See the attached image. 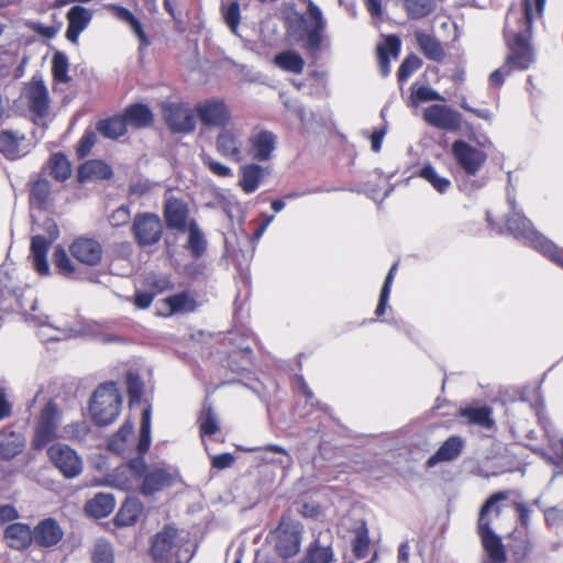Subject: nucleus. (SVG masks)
<instances>
[{
  "label": "nucleus",
  "instance_id": "49",
  "mask_svg": "<svg viewBox=\"0 0 563 563\" xmlns=\"http://www.w3.org/2000/svg\"><path fill=\"white\" fill-rule=\"evenodd\" d=\"M547 0H522L526 30L531 31L536 19L543 16Z\"/></svg>",
  "mask_w": 563,
  "mask_h": 563
},
{
  "label": "nucleus",
  "instance_id": "51",
  "mask_svg": "<svg viewBox=\"0 0 563 563\" xmlns=\"http://www.w3.org/2000/svg\"><path fill=\"white\" fill-rule=\"evenodd\" d=\"M68 59L62 52H56L52 60V74L54 80L58 82H68L70 77L68 76Z\"/></svg>",
  "mask_w": 563,
  "mask_h": 563
},
{
  "label": "nucleus",
  "instance_id": "15",
  "mask_svg": "<svg viewBox=\"0 0 563 563\" xmlns=\"http://www.w3.org/2000/svg\"><path fill=\"white\" fill-rule=\"evenodd\" d=\"M163 217L166 227L179 233H186L187 223L191 219L189 217L188 203L184 199L174 196L165 198Z\"/></svg>",
  "mask_w": 563,
  "mask_h": 563
},
{
  "label": "nucleus",
  "instance_id": "9",
  "mask_svg": "<svg viewBox=\"0 0 563 563\" xmlns=\"http://www.w3.org/2000/svg\"><path fill=\"white\" fill-rule=\"evenodd\" d=\"M451 154L456 166L468 177L476 176L486 164L488 155L464 140H455Z\"/></svg>",
  "mask_w": 563,
  "mask_h": 563
},
{
  "label": "nucleus",
  "instance_id": "23",
  "mask_svg": "<svg viewBox=\"0 0 563 563\" xmlns=\"http://www.w3.org/2000/svg\"><path fill=\"white\" fill-rule=\"evenodd\" d=\"M401 51V41L395 35L385 36L384 43L377 46V59L379 71L383 77L390 73V57L397 58Z\"/></svg>",
  "mask_w": 563,
  "mask_h": 563
},
{
  "label": "nucleus",
  "instance_id": "44",
  "mask_svg": "<svg viewBox=\"0 0 563 563\" xmlns=\"http://www.w3.org/2000/svg\"><path fill=\"white\" fill-rule=\"evenodd\" d=\"M417 176L429 183L439 194H445L451 187V180L440 176L431 164L423 165Z\"/></svg>",
  "mask_w": 563,
  "mask_h": 563
},
{
  "label": "nucleus",
  "instance_id": "50",
  "mask_svg": "<svg viewBox=\"0 0 563 563\" xmlns=\"http://www.w3.org/2000/svg\"><path fill=\"white\" fill-rule=\"evenodd\" d=\"M421 66L422 60L416 54H409L406 56L397 70V80L399 85H404L413 73L421 68Z\"/></svg>",
  "mask_w": 563,
  "mask_h": 563
},
{
  "label": "nucleus",
  "instance_id": "38",
  "mask_svg": "<svg viewBox=\"0 0 563 563\" xmlns=\"http://www.w3.org/2000/svg\"><path fill=\"white\" fill-rule=\"evenodd\" d=\"M351 530L354 533V538L352 540L353 552L356 558L363 559L367 555L369 549L368 529L365 520H355Z\"/></svg>",
  "mask_w": 563,
  "mask_h": 563
},
{
  "label": "nucleus",
  "instance_id": "43",
  "mask_svg": "<svg viewBox=\"0 0 563 563\" xmlns=\"http://www.w3.org/2000/svg\"><path fill=\"white\" fill-rule=\"evenodd\" d=\"M274 63L285 71L301 74L305 68L303 58L295 51H284L275 55Z\"/></svg>",
  "mask_w": 563,
  "mask_h": 563
},
{
  "label": "nucleus",
  "instance_id": "63",
  "mask_svg": "<svg viewBox=\"0 0 563 563\" xmlns=\"http://www.w3.org/2000/svg\"><path fill=\"white\" fill-rule=\"evenodd\" d=\"M223 18L227 23V25L230 27L232 32H235L238 30V26L240 24V5L236 1L230 2L224 9H223Z\"/></svg>",
  "mask_w": 563,
  "mask_h": 563
},
{
  "label": "nucleus",
  "instance_id": "53",
  "mask_svg": "<svg viewBox=\"0 0 563 563\" xmlns=\"http://www.w3.org/2000/svg\"><path fill=\"white\" fill-rule=\"evenodd\" d=\"M172 312H190L196 308V301L187 292H180L166 299Z\"/></svg>",
  "mask_w": 563,
  "mask_h": 563
},
{
  "label": "nucleus",
  "instance_id": "59",
  "mask_svg": "<svg viewBox=\"0 0 563 563\" xmlns=\"http://www.w3.org/2000/svg\"><path fill=\"white\" fill-rule=\"evenodd\" d=\"M89 433V427L86 421H76L66 424L62 430V438L68 440H82Z\"/></svg>",
  "mask_w": 563,
  "mask_h": 563
},
{
  "label": "nucleus",
  "instance_id": "32",
  "mask_svg": "<svg viewBox=\"0 0 563 563\" xmlns=\"http://www.w3.org/2000/svg\"><path fill=\"white\" fill-rule=\"evenodd\" d=\"M415 38L420 51L428 59L440 63L445 58L443 46L434 36L422 31H416Z\"/></svg>",
  "mask_w": 563,
  "mask_h": 563
},
{
  "label": "nucleus",
  "instance_id": "37",
  "mask_svg": "<svg viewBox=\"0 0 563 563\" xmlns=\"http://www.w3.org/2000/svg\"><path fill=\"white\" fill-rule=\"evenodd\" d=\"M126 122L119 114L101 119L97 123V131L106 139L117 140L126 133Z\"/></svg>",
  "mask_w": 563,
  "mask_h": 563
},
{
  "label": "nucleus",
  "instance_id": "18",
  "mask_svg": "<svg viewBox=\"0 0 563 563\" xmlns=\"http://www.w3.org/2000/svg\"><path fill=\"white\" fill-rule=\"evenodd\" d=\"M25 99L29 111L36 119H44L49 112V97L42 80L32 81L25 89Z\"/></svg>",
  "mask_w": 563,
  "mask_h": 563
},
{
  "label": "nucleus",
  "instance_id": "24",
  "mask_svg": "<svg viewBox=\"0 0 563 563\" xmlns=\"http://www.w3.org/2000/svg\"><path fill=\"white\" fill-rule=\"evenodd\" d=\"M175 481V475L167 468L155 467L144 476L141 492L144 495H153L166 487H169Z\"/></svg>",
  "mask_w": 563,
  "mask_h": 563
},
{
  "label": "nucleus",
  "instance_id": "12",
  "mask_svg": "<svg viewBox=\"0 0 563 563\" xmlns=\"http://www.w3.org/2000/svg\"><path fill=\"white\" fill-rule=\"evenodd\" d=\"M163 119L174 133L188 134L195 131L197 115L184 102H169L162 107Z\"/></svg>",
  "mask_w": 563,
  "mask_h": 563
},
{
  "label": "nucleus",
  "instance_id": "29",
  "mask_svg": "<svg viewBox=\"0 0 563 563\" xmlns=\"http://www.w3.org/2000/svg\"><path fill=\"white\" fill-rule=\"evenodd\" d=\"M4 538L10 548L24 550L33 542V531L27 525L11 523L5 528Z\"/></svg>",
  "mask_w": 563,
  "mask_h": 563
},
{
  "label": "nucleus",
  "instance_id": "27",
  "mask_svg": "<svg viewBox=\"0 0 563 563\" xmlns=\"http://www.w3.org/2000/svg\"><path fill=\"white\" fill-rule=\"evenodd\" d=\"M268 168L251 163L241 167L239 185L245 194H253L262 184Z\"/></svg>",
  "mask_w": 563,
  "mask_h": 563
},
{
  "label": "nucleus",
  "instance_id": "60",
  "mask_svg": "<svg viewBox=\"0 0 563 563\" xmlns=\"http://www.w3.org/2000/svg\"><path fill=\"white\" fill-rule=\"evenodd\" d=\"M201 435H211L219 430V426L212 409L205 408L199 417Z\"/></svg>",
  "mask_w": 563,
  "mask_h": 563
},
{
  "label": "nucleus",
  "instance_id": "57",
  "mask_svg": "<svg viewBox=\"0 0 563 563\" xmlns=\"http://www.w3.org/2000/svg\"><path fill=\"white\" fill-rule=\"evenodd\" d=\"M74 251L73 255L77 262L93 266L97 265L102 257L101 249H68Z\"/></svg>",
  "mask_w": 563,
  "mask_h": 563
},
{
  "label": "nucleus",
  "instance_id": "13",
  "mask_svg": "<svg viewBox=\"0 0 563 563\" xmlns=\"http://www.w3.org/2000/svg\"><path fill=\"white\" fill-rule=\"evenodd\" d=\"M423 121L438 130L456 132L462 128V114L446 104L434 103L422 112Z\"/></svg>",
  "mask_w": 563,
  "mask_h": 563
},
{
  "label": "nucleus",
  "instance_id": "39",
  "mask_svg": "<svg viewBox=\"0 0 563 563\" xmlns=\"http://www.w3.org/2000/svg\"><path fill=\"white\" fill-rule=\"evenodd\" d=\"M49 175L59 183L66 181L71 175V163L67 156L62 153H53L47 162Z\"/></svg>",
  "mask_w": 563,
  "mask_h": 563
},
{
  "label": "nucleus",
  "instance_id": "8",
  "mask_svg": "<svg viewBox=\"0 0 563 563\" xmlns=\"http://www.w3.org/2000/svg\"><path fill=\"white\" fill-rule=\"evenodd\" d=\"M131 233L139 246H152L161 241L164 224L157 213L139 212L132 220Z\"/></svg>",
  "mask_w": 563,
  "mask_h": 563
},
{
  "label": "nucleus",
  "instance_id": "2",
  "mask_svg": "<svg viewBox=\"0 0 563 563\" xmlns=\"http://www.w3.org/2000/svg\"><path fill=\"white\" fill-rule=\"evenodd\" d=\"M507 498L508 494L505 492L495 493L486 500L481 509L478 533L486 553L484 563H506V553L501 539L494 533L490 525L500 516V507L497 504Z\"/></svg>",
  "mask_w": 563,
  "mask_h": 563
},
{
  "label": "nucleus",
  "instance_id": "20",
  "mask_svg": "<svg viewBox=\"0 0 563 563\" xmlns=\"http://www.w3.org/2000/svg\"><path fill=\"white\" fill-rule=\"evenodd\" d=\"M151 417L152 411L151 408L147 407L142 412L141 428H140V439L136 445V450L140 455H143L151 445ZM146 464L143 456H139L136 459H132L129 462V468L133 473L134 476H141L145 471Z\"/></svg>",
  "mask_w": 563,
  "mask_h": 563
},
{
  "label": "nucleus",
  "instance_id": "33",
  "mask_svg": "<svg viewBox=\"0 0 563 563\" xmlns=\"http://www.w3.org/2000/svg\"><path fill=\"white\" fill-rule=\"evenodd\" d=\"M51 183L46 178H38L31 185L29 202L31 207L46 210L51 203Z\"/></svg>",
  "mask_w": 563,
  "mask_h": 563
},
{
  "label": "nucleus",
  "instance_id": "48",
  "mask_svg": "<svg viewBox=\"0 0 563 563\" xmlns=\"http://www.w3.org/2000/svg\"><path fill=\"white\" fill-rule=\"evenodd\" d=\"M53 257L55 267L59 274L68 278H74L77 276L78 268L65 249H55Z\"/></svg>",
  "mask_w": 563,
  "mask_h": 563
},
{
  "label": "nucleus",
  "instance_id": "36",
  "mask_svg": "<svg viewBox=\"0 0 563 563\" xmlns=\"http://www.w3.org/2000/svg\"><path fill=\"white\" fill-rule=\"evenodd\" d=\"M134 439L133 424L125 422L119 431L111 437L108 443L110 451L118 454H126L132 451Z\"/></svg>",
  "mask_w": 563,
  "mask_h": 563
},
{
  "label": "nucleus",
  "instance_id": "16",
  "mask_svg": "<svg viewBox=\"0 0 563 563\" xmlns=\"http://www.w3.org/2000/svg\"><path fill=\"white\" fill-rule=\"evenodd\" d=\"M509 54L505 63L515 70H526L533 63V52L528 38L516 33L510 42H508Z\"/></svg>",
  "mask_w": 563,
  "mask_h": 563
},
{
  "label": "nucleus",
  "instance_id": "6",
  "mask_svg": "<svg viewBox=\"0 0 563 563\" xmlns=\"http://www.w3.org/2000/svg\"><path fill=\"white\" fill-rule=\"evenodd\" d=\"M509 203L511 212L505 218V231L530 246H551V242L534 228L532 222L521 211L516 210V201L509 200Z\"/></svg>",
  "mask_w": 563,
  "mask_h": 563
},
{
  "label": "nucleus",
  "instance_id": "22",
  "mask_svg": "<svg viewBox=\"0 0 563 563\" xmlns=\"http://www.w3.org/2000/svg\"><path fill=\"white\" fill-rule=\"evenodd\" d=\"M92 18L91 12L80 5L73 7L67 12L68 25L66 30V38L71 43H77L80 33L88 26Z\"/></svg>",
  "mask_w": 563,
  "mask_h": 563
},
{
  "label": "nucleus",
  "instance_id": "1",
  "mask_svg": "<svg viewBox=\"0 0 563 563\" xmlns=\"http://www.w3.org/2000/svg\"><path fill=\"white\" fill-rule=\"evenodd\" d=\"M13 273L14 269L10 267L0 268V311L20 313L36 325H46L47 316L32 313L37 302L35 291L29 287L18 286Z\"/></svg>",
  "mask_w": 563,
  "mask_h": 563
},
{
  "label": "nucleus",
  "instance_id": "19",
  "mask_svg": "<svg viewBox=\"0 0 563 563\" xmlns=\"http://www.w3.org/2000/svg\"><path fill=\"white\" fill-rule=\"evenodd\" d=\"M113 177L112 167L102 159H87L81 163L76 173V181L80 185L109 180Z\"/></svg>",
  "mask_w": 563,
  "mask_h": 563
},
{
  "label": "nucleus",
  "instance_id": "56",
  "mask_svg": "<svg viewBox=\"0 0 563 563\" xmlns=\"http://www.w3.org/2000/svg\"><path fill=\"white\" fill-rule=\"evenodd\" d=\"M48 250L49 249H31L30 258L34 269L42 276L49 274L48 264Z\"/></svg>",
  "mask_w": 563,
  "mask_h": 563
},
{
  "label": "nucleus",
  "instance_id": "46",
  "mask_svg": "<svg viewBox=\"0 0 563 563\" xmlns=\"http://www.w3.org/2000/svg\"><path fill=\"white\" fill-rule=\"evenodd\" d=\"M142 286L156 297L166 290H170L173 283L167 275L148 273L144 276Z\"/></svg>",
  "mask_w": 563,
  "mask_h": 563
},
{
  "label": "nucleus",
  "instance_id": "40",
  "mask_svg": "<svg viewBox=\"0 0 563 563\" xmlns=\"http://www.w3.org/2000/svg\"><path fill=\"white\" fill-rule=\"evenodd\" d=\"M24 135L11 130L0 131V153L9 159H15L20 156V144Z\"/></svg>",
  "mask_w": 563,
  "mask_h": 563
},
{
  "label": "nucleus",
  "instance_id": "42",
  "mask_svg": "<svg viewBox=\"0 0 563 563\" xmlns=\"http://www.w3.org/2000/svg\"><path fill=\"white\" fill-rule=\"evenodd\" d=\"M461 416L471 424L479 426L484 429H490L494 426L492 409L487 406L466 407L461 410Z\"/></svg>",
  "mask_w": 563,
  "mask_h": 563
},
{
  "label": "nucleus",
  "instance_id": "55",
  "mask_svg": "<svg viewBox=\"0 0 563 563\" xmlns=\"http://www.w3.org/2000/svg\"><path fill=\"white\" fill-rule=\"evenodd\" d=\"M96 142H97L96 132L91 129H86L76 145L77 157L79 159L87 157L90 154Z\"/></svg>",
  "mask_w": 563,
  "mask_h": 563
},
{
  "label": "nucleus",
  "instance_id": "11",
  "mask_svg": "<svg viewBox=\"0 0 563 563\" xmlns=\"http://www.w3.org/2000/svg\"><path fill=\"white\" fill-rule=\"evenodd\" d=\"M60 421V411L57 405L48 401L42 409L35 427L32 444L41 450L57 437V429Z\"/></svg>",
  "mask_w": 563,
  "mask_h": 563
},
{
  "label": "nucleus",
  "instance_id": "5",
  "mask_svg": "<svg viewBox=\"0 0 563 563\" xmlns=\"http://www.w3.org/2000/svg\"><path fill=\"white\" fill-rule=\"evenodd\" d=\"M122 396L115 383L100 385L92 394L89 411L97 424L112 423L121 411Z\"/></svg>",
  "mask_w": 563,
  "mask_h": 563
},
{
  "label": "nucleus",
  "instance_id": "28",
  "mask_svg": "<svg viewBox=\"0 0 563 563\" xmlns=\"http://www.w3.org/2000/svg\"><path fill=\"white\" fill-rule=\"evenodd\" d=\"M463 449V441L460 437L448 438L438 451L427 461L428 467H433L441 462H450L457 459Z\"/></svg>",
  "mask_w": 563,
  "mask_h": 563
},
{
  "label": "nucleus",
  "instance_id": "25",
  "mask_svg": "<svg viewBox=\"0 0 563 563\" xmlns=\"http://www.w3.org/2000/svg\"><path fill=\"white\" fill-rule=\"evenodd\" d=\"M63 538V531L54 519L42 520L33 530V541L41 547H53Z\"/></svg>",
  "mask_w": 563,
  "mask_h": 563
},
{
  "label": "nucleus",
  "instance_id": "62",
  "mask_svg": "<svg viewBox=\"0 0 563 563\" xmlns=\"http://www.w3.org/2000/svg\"><path fill=\"white\" fill-rule=\"evenodd\" d=\"M186 232L188 233V241L185 246H205L206 239L205 234L199 228L197 221L195 219H190L186 227Z\"/></svg>",
  "mask_w": 563,
  "mask_h": 563
},
{
  "label": "nucleus",
  "instance_id": "54",
  "mask_svg": "<svg viewBox=\"0 0 563 563\" xmlns=\"http://www.w3.org/2000/svg\"><path fill=\"white\" fill-rule=\"evenodd\" d=\"M397 268H398V262L393 264V266L390 267V269H389V272H388V274H387V276L385 278L384 285H383L382 290H380L378 305H377L376 310H375V314L377 317H380L382 314H384V312L386 310L387 302H388V299H389L391 284H393L395 274L397 272Z\"/></svg>",
  "mask_w": 563,
  "mask_h": 563
},
{
  "label": "nucleus",
  "instance_id": "10",
  "mask_svg": "<svg viewBox=\"0 0 563 563\" xmlns=\"http://www.w3.org/2000/svg\"><path fill=\"white\" fill-rule=\"evenodd\" d=\"M302 526L290 518L283 517L275 530V549L283 558L296 555L300 550Z\"/></svg>",
  "mask_w": 563,
  "mask_h": 563
},
{
  "label": "nucleus",
  "instance_id": "21",
  "mask_svg": "<svg viewBox=\"0 0 563 563\" xmlns=\"http://www.w3.org/2000/svg\"><path fill=\"white\" fill-rule=\"evenodd\" d=\"M242 144L240 135L235 131L225 128H222L216 137V148L218 153L236 163L243 159Z\"/></svg>",
  "mask_w": 563,
  "mask_h": 563
},
{
  "label": "nucleus",
  "instance_id": "7",
  "mask_svg": "<svg viewBox=\"0 0 563 563\" xmlns=\"http://www.w3.org/2000/svg\"><path fill=\"white\" fill-rule=\"evenodd\" d=\"M195 113L207 129L225 128L232 119L231 110L223 98L211 97L195 104Z\"/></svg>",
  "mask_w": 563,
  "mask_h": 563
},
{
  "label": "nucleus",
  "instance_id": "35",
  "mask_svg": "<svg viewBox=\"0 0 563 563\" xmlns=\"http://www.w3.org/2000/svg\"><path fill=\"white\" fill-rule=\"evenodd\" d=\"M115 506L113 495L99 493L85 505L86 512L95 518H104L112 512Z\"/></svg>",
  "mask_w": 563,
  "mask_h": 563
},
{
  "label": "nucleus",
  "instance_id": "45",
  "mask_svg": "<svg viewBox=\"0 0 563 563\" xmlns=\"http://www.w3.org/2000/svg\"><path fill=\"white\" fill-rule=\"evenodd\" d=\"M404 8L411 20H420L430 15L435 9L434 0H404Z\"/></svg>",
  "mask_w": 563,
  "mask_h": 563
},
{
  "label": "nucleus",
  "instance_id": "3",
  "mask_svg": "<svg viewBox=\"0 0 563 563\" xmlns=\"http://www.w3.org/2000/svg\"><path fill=\"white\" fill-rule=\"evenodd\" d=\"M325 22L321 10L308 0L307 12H294L286 19L287 32L296 40H305V48L316 53L321 48Z\"/></svg>",
  "mask_w": 563,
  "mask_h": 563
},
{
  "label": "nucleus",
  "instance_id": "30",
  "mask_svg": "<svg viewBox=\"0 0 563 563\" xmlns=\"http://www.w3.org/2000/svg\"><path fill=\"white\" fill-rule=\"evenodd\" d=\"M126 122V126L131 125L134 129H143L150 126L153 123L154 117L148 108L144 103H132L125 108L122 113Z\"/></svg>",
  "mask_w": 563,
  "mask_h": 563
},
{
  "label": "nucleus",
  "instance_id": "41",
  "mask_svg": "<svg viewBox=\"0 0 563 563\" xmlns=\"http://www.w3.org/2000/svg\"><path fill=\"white\" fill-rule=\"evenodd\" d=\"M143 506L136 498L126 499L115 516L117 526L128 527L136 522L142 514Z\"/></svg>",
  "mask_w": 563,
  "mask_h": 563
},
{
  "label": "nucleus",
  "instance_id": "64",
  "mask_svg": "<svg viewBox=\"0 0 563 563\" xmlns=\"http://www.w3.org/2000/svg\"><path fill=\"white\" fill-rule=\"evenodd\" d=\"M201 159H202L203 165L206 167H208V169L213 175H216L218 177H222V178L232 176V169L229 166L223 165L222 163L213 159L211 156L203 155L201 157Z\"/></svg>",
  "mask_w": 563,
  "mask_h": 563
},
{
  "label": "nucleus",
  "instance_id": "17",
  "mask_svg": "<svg viewBox=\"0 0 563 563\" xmlns=\"http://www.w3.org/2000/svg\"><path fill=\"white\" fill-rule=\"evenodd\" d=\"M277 136L267 130H261L249 137L247 155L257 162H266L272 158L276 148Z\"/></svg>",
  "mask_w": 563,
  "mask_h": 563
},
{
  "label": "nucleus",
  "instance_id": "14",
  "mask_svg": "<svg viewBox=\"0 0 563 563\" xmlns=\"http://www.w3.org/2000/svg\"><path fill=\"white\" fill-rule=\"evenodd\" d=\"M54 466L66 477L75 478L82 472V461L77 452L64 443L53 444L47 450Z\"/></svg>",
  "mask_w": 563,
  "mask_h": 563
},
{
  "label": "nucleus",
  "instance_id": "47",
  "mask_svg": "<svg viewBox=\"0 0 563 563\" xmlns=\"http://www.w3.org/2000/svg\"><path fill=\"white\" fill-rule=\"evenodd\" d=\"M333 552L330 545H321L319 540H314L308 548L307 554L301 563H331Z\"/></svg>",
  "mask_w": 563,
  "mask_h": 563
},
{
  "label": "nucleus",
  "instance_id": "4",
  "mask_svg": "<svg viewBox=\"0 0 563 563\" xmlns=\"http://www.w3.org/2000/svg\"><path fill=\"white\" fill-rule=\"evenodd\" d=\"M151 551L159 563H189L194 555L187 533L172 526L156 533Z\"/></svg>",
  "mask_w": 563,
  "mask_h": 563
},
{
  "label": "nucleus",
  "instance_id": "52",
  "mask_svg": "<svg viewBox=\"0 0 563 563\" xmlns=\"http://www.w3.org/2000/svg\"><path fill=\"white\" fill-rule=\"evenodd\" d=\"M261 451H264L266 453H274V454H278L280 455L278 457V460H269L268 456L265 454L262 456V460L266 463H273V464H277L279 465L280 467L283 468H290L294 461H292V457L290 456V454L283 448V446H279L277 444H268L264 448H261L260 449Z\"/></svg>",
  "mask_w": 563,
  "mask_h": 563
},
{
  "label": "nucleus",
  "instance_id": "26",
  "mask_svg": "<svg viewBox=\"0 0 563 563\" xmlns=\"http://www.w3.org/2000/svg\"><path fill=\"white\" fill-rule=\"evenodd\" d=\"M32 232L30 246H51L59 236V228L52 218L34 224Z\"/></svg>",
  "mask_w": 563,
  "mask_h": 563
},
{
  "label": "nucleus",
  "instance_id": "58",
  "mask_svg": "<svg viewBox=\"0 0 563 563\" xmlns=\"http://www.w3.org/2000/svg\"><path fill=\"white\" fill-rule=\"evenodd\" d=\"M93 563H113V550L106 540H98L92 550Z\"/></svg>",
  "mask_w": 563,
  "mask_h": 563
},
{
  "label": "nucleus",
  "instance_id": "31",
  "mask_svg": "<svg viewBox=\"0 0 563 563\" xmlns=\"http://www.w3.org/2000/svg\"><path fill=\"white\" fill-rule=\"evenodd\" d=\"M0 439V457L12 460L20 454L25 446V437L22 433L5 429Z\"/></svg>",
  "mask_w": 563,
  "mask_h": 563
},
{
  "label": "nucleus",
  "instance_id": "61",
  "mask_svg": "<svg viewBox=\"0 0 563 563\" xmlns=\"http://www.w3.org/2000/svg\"><path fill=\"white\" fill-rule=\"evenodd\" d=\"M411 100L413 103L426 102V101H438L443 100V97L435 90L428 86H420L411 88Z\"/></svg>",
  "mask_w": 563,
  "mask_h": 563
},
{
  "label": "nucleus",
  "instance_id": "34",
  "mask_svg": "<svg viewBox=\"0 0 563 563\" xmlns=\"http://www.w3.org/2000/svg\"><path fill=\"white\" fill-rule=\"evenodd\" d=\"M109 9L119 20L123 21L132 29L137 36L141 46L146 47L150 45V41L144 32L141 21L129 9L118 4H110Z\"/></svg>",
  "mask_w": 563,
  "mask_h": 563
}]
</instances>
